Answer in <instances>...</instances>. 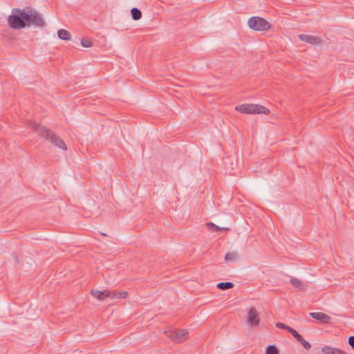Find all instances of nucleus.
Masks as SVG:
<instances>
[{
	"instance_id": "1",
	"label": "nucleus",
	"mask_w": 354,
	"mask_h": 354,
	"mask_svg": "<svg viewBox=\"0 0 354 354\" xmlns=\"http://www.w3.org/2000/svg\"><path fill=\"white\" fill-rule=\"evenodd\" d=\"M28 126L34 132L38 133L41 137L45 138L55 146L64 150L67 149L64 142L49 129L40 125L35 121H30Z\"/></svg>"
},
{
	"instance_id": "2",
	"label": "nucleus",
	"mask_w": 354,
	"mask_h": 354,
	"mask_svg": "<svg viewBox=\"0 0 354 354\" xmlns=\"http://www.w3.org/2000/svg\"><path fill=\"white\" fill-rule=\"evenodd\" d=\"M8 22L13 29H21L26 26V8L20 10L14 8L12 15L8 17Z\"/></svg>"
},
{
	"instance_id": "3",
	"label": "nucleus",
	"mask_w": 354,
	"mask_h": 354,
	"mask_svg": "<svg viewBox=\"0 0 354 354\" xmlns=\"http://www.w3.org/2000/svg\"><path fill=\"white\" fill-rule=\"evenodd\" d=\"M26 26H33L35 28H42L46 26V23L42 15L29 7L26 8Z\"/></svg>"
},
{
	"instance_id": "4",
	"label": "nucleus",
	"mask_w": 354,
	"mask_h": 354,
	"mask_svg": "<svg viewBox=\"0 0 354 354\" xmlns=\"http://www.w3.org/2000/svg\"><path fill=\"white\" fill-rule=\"evenodd\" d=\"M237 111L246 114H269L270 110L265 106L256 104H243L235 107Z\"/></svg>"
},
{
	"instance_id": "5",
	"label": "nucleus",
	"mask_w": 354,
	"mask_h": 354,
	"mask_svg": "<svg viewBox=\"0 0 354 354\" xmlns=\"http://www.w3.org/2000/svg\"><path fill=\"white\" fill-rule=\"evenodd\" d=\"M248 26L256 31L267 30L270 28V23L259 17H252L248 21Z\"/></svg>"
},
{
	"instance_id": "6",
	"label": "nucleus",
	"mask_w": 354,
	"mask_h": 354,
	"mask_svg": "<svg viewBox=\"0 0 354 354\" xmlns=\"http://www.w3.org/2000/svg\"><path fill=\"white\" fill-rule=\"evenodd\" d=\"M188 332L186 330L182 329L177 331H174L169 337L171 341L178 344L185 341L187 338Z\"/></svg>"
},
{
	"instance_id": "7",
	"label": "nucleus",
	"mask_w": 354,
	"mask_h": 354,
	"mask_svg": "<svg viewBox=\"0 0 354 354\" xmlns=\"http://www.w3.org/2000/svg\"><path fill=\"white\" fill-rule=\"evenodd\" d=\"M247 322L250 326H258L260 322V318L258 311L252 307L248 312Z\"/></svg>"
},
{
	"instance_id": "8",
	"label": "nucleus",
	"mask_w": 354,
	"mask_h": 354,
	"mask_svg": "<svg viewBox=\"0 0 354 354\" xmlns=\"http://www.w3.org/2000/svg\"><path fill=\"white\" fill-rule=\"evenodd\" d=\"M91 294L92 295V296H93L98 300H103L106 297H110L111 299H113L114 297L117 296L116 292H111L109 290L100 291L97 290H92L91 291Z\"/></svg>"
},
{
	"instance_id": "9",
	"label": "nucleus",
	"mask_w": 354,
	"mask_h": 354,
	"mask_svg": "<svg viewBox=\"0 0 354 354\" xmlns=\"http://www.w3.org/2000/svg\"><path fill=\"white\" fill-rule=\"evenodd\" d=\"M299 38L301 41L312 45H317L322 43V39L316 36L301 34L299 35Z\"/></svg>"
},
{
	"instance_id": "10",
	"label": "nucleus",
	"mask_w": 354,
	"mask_h": 354,
	"mask_svg": "<svg viewBox=\"0 0 354 354\" xmlns=\"http://www.w3.org/2000/svg\"><path fill=\"white\" fill-rule=\"evenodd\" d=\"M309 315L312 318L320 322L322 324H328L330 323L331 319V317L330 316L321 312L310 313Z\"/></svg>"
},
{
	"instance_id": "11",
	"label": "nucleus",
	"mask_w": 354,
	"mask_h": 354,
	"mask_svg": "<svg viewBox=\"0 0 354 354\" xmlns=\"http://www.w3.org/2000/svg\"><path fill=\"white\" fill-rule=\"evenodd\" d=\"M239 259V254L235 252H231L226 254L225 259L227 263H236Z\"/></svg>"
},
{
	"instance_id": "12",
	"label": "nucleus",
	"mask_w": 354,
	"mask_h": 354,
	"mask_svg": "<svg viewBox=\"0 0 354 354\" xmlns=\"http://www.w3.org/2000/svg\"><path fill=\"white\" fill-rule=\"evenodd\" d=\"M322 351L324 354H347L346 353L342 351L341 350L333 348L328 346H326L322 348Z\"/></svg>"
},
{
	"instance_id": "13",
	"label": "nucleus",
	"mask_w": 354,
	"mask_h": 354,
	"mask_svg": "<svg viewBox=\"0 0 354 354\" xmlns=\"http://www.w3.org/2000/svg\"><path fill=\"white\" fill-rule=\"evenodd\" d=\"M290 282L292 285V286L297 289L298 290H302L306 287V284L304 282L295 277H291Z\"/></svg>"
},
{
	"instance_id": "14",
	"label": "nucleus",
	"mask_w": 354,
	"mask_h": 354,
	"mask_svg": "<svg viewBox=\"0 0 354 354\" xmlns=\"http://www.w3.org/2000/svg\"><path fill=\"white\" fill-rule=\"evenodd\" d=\"M58 37L64 41H69L71 39V33L64 29H60L57 31Z\"/></svg>"
},
{
	"instance_id": "15",
	"label": "nucleus",
	"mask_w": 354,
	"mask_h": 354,
	"mask_svg": "<svg viewBox=\"0 0 354 354\" xmlns=\"http://www.w3.org/2000/svg\"><path fill=\"white\" fill-rule=\"evenodd\" d=\"M208 230H212V232H221V231H229L230 228L228 227H221L214 225L213 223H207L206 224Z\"/></svg>"
},
{
	"instance_id": "16",
	"label": "nucleus",
	"mask_w": 354,
	"mask_h": 354,
	"mask_svg": "<svg viewBox=\"0 0 354 354\" xmlns=\"http://www.w3.org/2000/svg\"><path fill=\"white\" fill-rule=\"evenodd\" d=\"M216 287L222 290H228L234 287V283L232 282H220L217 283Z\"/></svg>"
},
{
	"instance_id": "17",
	"label": "nucleus",
	"mask_w": 354,
	"mask_h": 354,
	"mask_svg": "<svg viewBox=\"0 0 354 354\" xmlns=\"http://www.w3.org/2000/svg\"><path fill=\"white\" fill-rule=\"evenodd\" d=\"M279 351L274 345H270L266 348V354H279Z\"/></svg>"
},
{
	"instance_id": "18",
	"label": "nucleus",
	"mask_w": 354,
	"mask_h": 354,
	"mask_svg": "<svg viewBox=\"0 0 354 354\" xmlns=\"http://www.w3.org/2000/svg\"><path fill=\"white\" fill-rule=\"evenodd\" d=\"M81 45L83 47L88 48V47L92 46L93 42L91 40L88 39L82 38V40H81Z\"/></svg>"
},
{
	"instance_id": "19",
	"label": "nucleus",
	"mask_w": 354,
	"mask_h": 354,
	"mask_svg": "<svg viewBox=\"0 0 354 354\" xmlns=\"http://www.w3.org/2000/svg\"><path fill=\"white\" fill-rule=\"evenodd\" d=\"M289 333L299 342L301 340L302 336L297 333V330H295L294 328H291L289 330Z\"/></svg>"
},
{
	"instance_id": "20",
	"label": "nucleus",
	"mask_w": 354,
	"mask_h": 354,
	"mask_svg": "<svg viewBox=\"0 0 354 354\" xmlns=\"http://www.w3.org/2000/svg\"><path fill=\"white\" fill-rule=\"evenodd\" d=\"M301 344V345L304 346V348L306 350H309L311 348L310 344L305 340L303 337H301V340L299 341Z\"/></svg>"
},
{
	"instance_id": "21",
	"label": "nucleus",
	"mask_w": 354,
	"mask_h": 354,
	"mask_svg": "<svg viewBox=\"0 0 354 354\" xmlns=\"http://www.w3.org/2000/svg\"><path fill=\"white\" fill-rule=\"evenodd\" d=\"M276 326L277 328H282V329H284L287 331L289 332V330L291 328L290 326H288V325H286L285 324L283 323H281V322H278L276 324Z\"/></svg>"
},
{
	"instance_id": "22",
	"label": "nucleus",
	"mask_w": 354,
	"mask_h": 354,
	"mask_svg": "<svg viewBox=\"0 0 354 354\" xmlns=\"http://www.w3.org/2000/svg\"><path fill=\"white\" fill-rule=\"evenodd\" d=\"M142 17V12L141 11L136 8H134V20H138V19H140Z\"/></svg>"
},
{
	"instance_id": "23",
	"label": "nucleus",
	"mask_w": 354,
	"mask_h": 354,
	"mask_svg": "<svg viewBox=\"0 0 354 354\" xmlns=\"http://www.w3.org/2000/svg\"><path fill=\"white\" fill-rule=\"evenodd\" d=\"M116 294L117 296L114 297V298H126L128 295V292L126 291H122L120 292H116Z\"/></svg>"
},
{
	"instance_id": "24",
	"label": "nucleus",
	"mask_w": 354,
	"mask_h": 354,
	"mask_svg": "<svg viewBox=\"0 0 354 354\" xmlns=\"http://www.w3.org/2000/svg\"><path fill=\"white\" fill-rule=\"evenodd\" d=\"M348 344L353 348H354V336L349 337Z\"/></svg>"
},
{
	"instance_id": "25",
	"label": "nucleus",
	"mask_w": 354,
	"mask_h": 354,
	"mask_svg": "<svg viewBox=\"0 0 354 354\" xmlns=\"http://www.w3.org/2000/svg\"><path fill=\"white\" fill-rule=\"evenodd\" d=\"M15 263H19V260H18L17 257H16Z\"/></svg>"
},
{
	"instance_id": "26",
	"label": "nucleus",
	"mask_w": 354,
	"mask_h": 354,
	"mask_svg": "<svg viewBox=\"0 0 354 354\" xmlns=\"http://www.w3.org/2000/svg\"><path fill=\"white\" fill-rule=\"evenodd\" d=\"M130 13H131V16L133 17V8L131 9Z\"/></svg>"
}]
</instances>
